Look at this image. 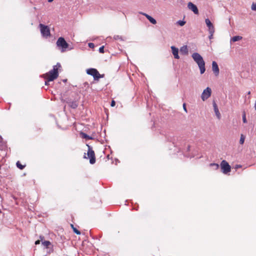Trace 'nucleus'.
<instances>
[{"label": "nucleus", "instance_id": "obj_25", "mask_svg": "<svg viewBox=\"0 0 256 256\" xmlns=\"http://www.w3.org/2000/svg\"><path fill=\"white\" fill-rule=\"evenodd\" d=\"M73 231L74 232V233H76L77 234H78V235L80 234V231H79L78 230H77L76 228H74Z\"/></svg>", "mask_w": 256, "mask_h": 256}, {"label": "nucleus", "instance_id": "obj_31", "mask_svg": "<svg viewBox=\"0 0 256 256\" xmlns=\"http://www.w3.org/2000/svg\"><path fill=\"white\" fill-rule=\"evenodd\" d=\"M210 36H209V38L210 40L212 39L213 38V35L214 33H212L211 32H209Z\"/></svg>", "mask_w": 256, "mask_h": 256}, {"label": "nucleus", "instance_id": "obj_11", "mask_svg": "<svg viewBox=\"0 0 256 256\" xmlns=\"http://www.w3.org/2000/svg\"><path fill=\"white\" fill-rule=\"evenodd\" d=\"M188 9L192 11L195 14H198V10L197 6L192 2H189L188 4Z\"/></svg>", "mask_w": 256, "mask_h": 256}, {"label": "nucleus", "instance_id": "obj_3", "mask_svg": "<svg viewBox=\"0 0 256 256\" xmlns=\"http://www.w3.org/2000/svg\"><path fill=\"white\" fill-rule=\"evenodd\" d=\"M192 58L198 66L200 74H204L206 70L205 62L202 56L198 53L194 52L192 54Z\"/></svg>", "mask_w": 256, "mask_h": 256}, {"label": "nucleus", "instance_id": "obj_5", "mask_svg": "<svg viewBox=\"0 0 256 256\" xmlns=\"http://www.w3.org/2000/svg\"><path fill=\"white\" fill-rule=\"evenodd\" d=\"M56 46L62 52H66L68 47V44L62 37H60L58 38L56 42Z\"/></svg>", "mask_w": 256, "mask_h": 256}, {"label": "nucleus", "instance_id": "obj_33", "mask_svg": "<svg viewBox=\"0 0 256 256\" xmlns=\"http://www.w3.org/2000/svg\"><path fill=\"white\" fill-rule=\"evenodd\" d=\"M46 81H45V84L46 85H48V82H50V81H48V80H45Z\"/></svg>", "mask_w": 256, "mask_h": 256}, {"label": "nucleus", "instance_id": "obj_23", "mask_svg": "<svg viewBox=\"0 0 256 256\" xmlns=\"http://www.w3.org/2000/svg\"><path fill=\"white\" fill-rule=\"evenodd\" d=\"M210 166H214L215 170H218L219 168V165L215 163H211Z\"/></svg>", "mask_w": 256, "mask_h": 256}, {"label": "nucleus", "instance_id": "obj_22", "mask_svg": "<svg viewBox=\"0 0 256 256\" xmlns=\"http://www.w3.org/2000/svg\"><path fill=\"white\" fill-rule=\"evenodd\" d=\"M244 140H245V136L244 134H242L240 135V144H243L244 143Z\"/></svg>", "mask_w": 256, "mask_h": 256}, {"label": "nucleus", "instance_id": "obj_4", "mask_svg": "<svg viewBox=\"0 0 256 256\" xmlns=\"http://www.w3.org/2000/svg\"><path fill=\"white\" fill-rule=\"evenodd\" d=\"M86 146L88 148V150L87 152V156H86V154L84 153V158H89L90 162L91 164H94L96 162V157L94 152L92 150V148L89 146L88 144H86Z\"/></svg>", "mask_w": 256, "mask_h": 256}, {"label": "nucleus", "instance_id": "obj_13", "mask_svg": "<svg viewBox=\"0 0 256 256\" xmlns=\"http://www.w3.org/2000/svg\"><path fill=\"white\" fill-rule=\"evenodd\" d=\"M172 53L174 56V58L176 59H178L180 56H178V50L174 46H171Z\"/></svg>", "mask_w": 256, "mask_h": 256}, {"label": "nucleus", "instance_id": "obj_40", "mask_svg": "<svg viewBox=\"0 0 256 256\" xmlns=\"http://www.w3.org/2000/svg\"><path fill=\"white\" fill-rule=\"evenodd\" d=\"M248 94H250V92H248Z\"/></svg>", "mask_w": 256, "mask_h": 256}, {"label": "nucleus", "instance_id": "obj_15", "mask_svg": "<svg viewBox=\"0 0 256 256\" xmlns=\"http://www.w3.org/2000/svg\"><path fill=\"white\" fill-rule=\"evenodd\" d=\"M142 14H143L144 16L147 18L148 20H149V21L152 24H156V21L155 19H154L153 18H152V16H150L148 15V14H145V13H142V12L141 13Z\"/></svg>", "mask_w": 256, "mask_h": 256}, {"label": "nucleus", "instance_id": "obj_29", "mask_svg": "<svg viewBox=\"0 0 256 256\" xmlns=\"http://www.w3.org/2000/svg\"><path fill=\"white\" fill-rule=\"evenodd\" d=\"M182 106H183V108H184V110L185 111V112H188V110H187V109H186V103H184L183 105H182Z\"/></svg>", "mask_w": 256, "mask_h": 256}, {"label": "nucleus", "instance_id": "obj_28", "mask_svg": "<svg viewBox=\"0 0 256 256\" xmlns=\"http://www.w3.org/2000/svg\"><path fill=\"white\" fill-rule=\"evenodd\" d=\"M242 120L244 123H246L247 122L245 114H244L242 116Z\"/></svg>", "mask_w": 256, "mask_h": 256}, {"label": "nucleus", "instance_id": "obj_27", "mask_svg": "<svg viewBox=\"0 0 256 256\" xmlns=\"http://www.w3.org/2000/svg\"><path fill=\"white\" fill-rule=\"evenodd\" d=\"M99 52H100L102 53V54L104 53V46H102L100 48Z\"/></svg>", "mask_w": 256, "mask_h": 256}, {"label": "nucleus", "instance_id": "obj_26", "mask_svg": "<svg viewBox=\"0 0 256 256\" xmlns=\"http://www.w3.org/2000/svg\"><path fill=\"white\" fill-rule=\"evenodd\" d=\"M252 9L253 10L256 11V2L255 3H252Z\"/></svg>", "mask_w": 256, "mask_h": 256}, {"label": "nucleus", "instance_id": "obj_7", "mask_svg": "<svg viewBox=\"0 0 256 256\" xmlns=\"http://www.w3.org/2000/svg\"><path fill=\"white\" fill-rule=\"evenodd\" d=\"M86 73L92 76L95 80H98L100 78H102L96 69L91 68L86 70Z\"/></svg>", "mask_w": 256, "mask_h": 256}, {"label": "nucleus", "instance_id": "obj_9", "mask_svg": "<svg viewBox=\"0 0 256 256\" xmlns=\"http://www.w3.org/2000/svg\"><path fill=\"white\" fill-rule=\"evenodd\" d=\"M212 94L211 88L208 87L206 89L204 90L202 96L201 98L203 101L207 100L210 96Z\"/></svg>", "mask_w": 256, "mask_h": 256}, {"label": "nucleus", "instance_id": "obj_35", "mask_svg": "<svg viewBox=\"0 0 256 256\" xmlns=\"http://www.w3.org/2000/svg\"><path fill=\"white\" fill-rule=\"evenodd\" d=\"M114 38L115 40H118V39L119 38V36H114Z\"/></svg>", "mask_w": 256, "mask_h": 256}, {"label": "nucleus", "instance_id": "obj_37", "mask_svg": "<svg viewBox=\"0 0 256 256\" xmlns=\"http://www.w3.org/2000/svg\"><path fill=\"white\" fill-rule=\"evenodd\" d=\"M70 226H71V228H72V229L74 228V225H73L72 224H70Z\"/></svg>", "mask_w": 256, "mask_h": 256}, {"label": "nucleus", "instance_id": "obj_2", "mask_svg": "<svg viewBox=\"0 0 256 256\" xmlns=\"http://www.w3.org/2000/svg\"><path fill=\"white\" fill-rule=\"evenodd\" d=\"M192 58L198 66L200 74H204L206 70L205 62L202 56L198 53L194 52L192 54Z\"/></svg>", "mask_w": 256, "mask_h": 256}, {"label": "nucleus", "instance_id": "obj_8", "mask_svg": "<svg viewBox=\"0 0 256 256\" xmlns=\"http://www.w3.org/2000/svg\"><path fill=\"white\" fill-rule=\"evenodd\" d=\"M222 172L224 174L230 172L231 170V167L228 163L225 160H222L220 164Z\"/></svg>", "mask_w": 256, "mask_h": 256}, {"label": "nucleus", "instance_id": "obj_12", "mask_svg": "<svg viewBox=\"0 0 256 256\" xmlns=\"http://www.w3.org/2000/svg\"><path fill=\"white\" fill-rule=\"evenodd\" d=\"M212 69L216 76H218L219 74V68L218 65L214 61L212 62Z\"/></svg>", "mask_w": 256, "mask_h": 256}, {"label": "nucleus", "instance_id": "obj_38", "mask_svg": "<svg viewBox=\"0 0 256 256\" xmlns=\"http://www.w3.org/2000/svg\"><path fill=\"white\" fill-rule=\"evenodd\" d=\"M53 0H48V2H52Z\"/></svg>", "mask_w": 256, "mask_h": 256}, {"label": "nucleus", "instance_id": "obj_30", "mask_svg": "<svg viewBox=\"0 0 256 256\" xmlns=\"http://www.w3.org/2000/svg\"><path fill=\"white\" fill-rule=\"evenodd\" d=\"M88 46L90 48H94V44L93 43L90 42V43L88 44Z\"/></svg>", "mask_w": 256, "mask_h": 256}, {"label": "nucleus", "instance_id": "obj_14", "mask_svg": "<svg viewBox=\"0 0 256 256\" xmlns=\"http://www.w3.org/2000/svg\"><path fill=\"white\" fill-rule=\"evenodd\" d=\"M213 106H214V112L216 113V114L217 118L218 119H220V114L218 110V106L214 102H213Z\"/></svg>", "mask_w": 256, "mask_h": 256}, {"label": "nucleus", "instance_id": "obj_1", "mask_svg": "<svg viewBox=\"0 0 256 256\" xmlns=\"http://www.w3.org/2000/svg\"><path fill=\"white\" fill-rule=\"evenodd\" d=\"M62 68V66L60 63H57L56 65L53 66V68L48 72L43 74L42 77L44 80H48V81H53L56 79L58 76V70Z\"/></svg>", "mask_w": 256, "mask_h": 256}, {"label": "nucleus", "instance_id": "obj_17", "mask_svg": "<svg viewBox=\"0 0 256 256\" xmlns=\"http://www.w3.org/2000/svg\"><path fill=\"white\" fill-rule=\"evenodd\" d=\"M80 135L82 136V138H85L86 140H92V136H88L87 134H86L83 132H81L80 133Z\"/></svg>", "mask_w": 256, "mask_h": 256}, {"label": "nucleus", "instance_id": "obj_36", "mask_svg": "<svg viewBox=\"0 0 256 256\" xmlns=\"http://www.w3.org/2000/svg\"><path fill=\"white\" fill-rule=\"evenodd\" d=\"M254 108L255 110H256V101L255 102L254 104Z\"/></svg>", "mask_w": 256, "mask_h": 256}, {"label": "nucleus", "instance_id": "obj_39", "mask_svg": "<svg viewBox=\"0 0 256 256\" xmlns=\"http://www.w3.org/2000/svg\"><path fill=\"white\" fill-rule=\"evenodd\" d=\"M241 167V166L239 165V166H237V168H240Z\"/></svg>", "mask_w": 256, "mask_h": 256}, {"label": "nucleus", "instance_id": "obj_19", "mask_svg": "<svg viewBox=\"0 0 256 256\" xmlns=\"http://www.w3.org/2000/svg\"><path fill=\"white\" fill-rule=\"evenodd\" d=\"M180 51L181 52H183L184 54H187L188 52L187 46H182L180 48Z\"/></svg>", "mask_w": 256, "mask_h": 256}, {"label": "nucleus", "instance_id": "obj_32", "mask_svg": "<svg viewBox=\"0 0 256 256\" xmlns=\"http://www.w3.org/2000/svg\"><path fill=\"white\" fill-rule=\"evenodd\" d=\"M115 105H116V102L114 100H112L111 102L110 106L113 107V106H115Z\"/></svg>", "mask_w": 256, "mask_h": 256}, {"label": "nucleus", "instance_id": "obj_18", "mask_svg": "<svg viewBox=\"0 0 256 256\" xmlns=\"http://www.w3.org/2000/svg\"><path fill=\"white\" fill-rule=\"evenodd\" d=\"M242 37L241 36H234L232 38L231 41H232L233 42H237V41L242 40Z\"/></svg>", "mask_w": 256, "mask_h": 256}, {"label": "nucleus", "instance_id": "obj_34", "mask_svg": "<svg viewBox=\"0 0 256 256\" xmlns=\"http://www.w3.org/2000/svg\"><path fill=\"white\" fill-rule=\"evenodd\" d=\"M40 244V240H37L35 242V244L36 245V244Z\"/></svg>", "mask_w": 256, "mask_h": 256}, {"label": "nucleus", "instance_id": "obj_24", "mask_svg": "<svg viewBox=\"0 0 256 256\" xmlns=\"http://www.w3.org/2000/svg\"><path fill=\"white\" fill-rule=\"evenodd\" d=\"M178 24L180 26H183L186 24V22L182 20H179L178 22Z\"/></svg>", "mask_w": 256, "mask_h": 256}, {"label": "nucleus", "instance_id": "obj_10", "mask_svg": "<svg viewBox=\"0 0 256 256\" xmlns=\"http://www.w3.org/2000/svg\"><path fill=\"white\" fill-rule=\"evenodd\" d=\"M205 22L206 24V26L208 28V32H211L212 33H214V28L210 20L208 18H206L205 20Z\"/></svg>", "mask_w": 256, "mask_h": 256}, {"label": "nucleus", "instance_id": "obj_6", "mask_svg": "<svg viewBox=\"0 0 256 256\" xmlns=\"http://www.w3.org/2000/svg\"><path fill=\"white\" fill-rule=\"evenodd\" d=\"M39 27L40 28L41 34L44 37L48 38L50 36V30L48 26L40 24H39Z\"/></svg>", "mask_w": 256, "mask_h": 256}, {"label": "nucleus", "instance_id": "obj_16", "mask_svg": "<svg viewBox=\"0 0 256 256\" xmlns=\"http://www.w3.org/2000/svg\"><path fill=\"white\" fill-rule=\"evenodd\" d=\"M68 104L72 108L75 109L78 106V102L77 101L70 102H69Z\"/></svg>", "mask_w": 256, "mask_h": 256}, {"label": "nucleus", "instance_id": "obj_20", "mask_svg": "<svg viewBox=\"0 0 256 256\" xmlns=\"http://www.w3.org/2000/svg\"><path fill=\"white\" fill-rule=\"evenodd\" d=\"M16 166L20 170H23L25 168L26 165H22L19 161H18L16 162Z\"/></svg>", "mask_w": 256, "mask_h": 256}, {"label": "nucleus", "instance_id": "obj_21", "mask_svg": "<svg viewBox=\"0 0 256 256\" xmlns=\"http://www.w3.org/2000/svg\"><path fill=\"white\" fill-rule=\"evenodd\" d=\"M42 244L46 248H48L49 246L50 245L51 243L50 241L46 240L42 242Z\"/></svg>", "mask_w": 256, "mask_h": 256}]
</instances>
